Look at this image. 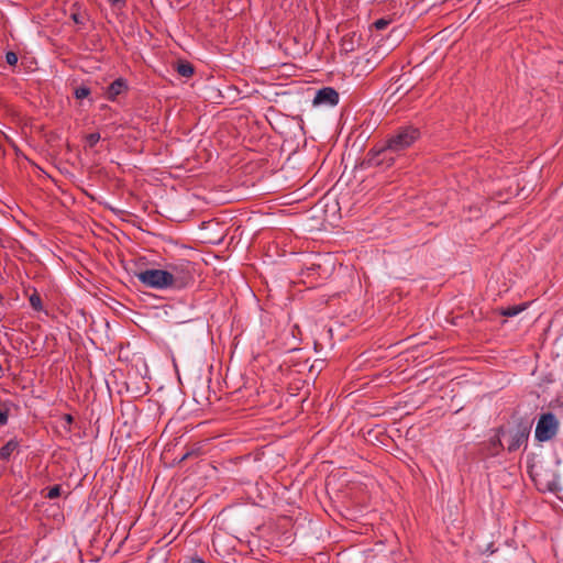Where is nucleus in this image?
I'll return each mask as SVG.
<instances>
[{
	"label": "nucleus",
	"mask_w": 563,
	"mask_h": 563,
	"mask_svg": "<svg viewBox=\"0 0 563 563\" xmlns=\"http://www.w3.org/2000/svg\"><path fill=\"white\" fill-rule=\"evenodd\" d=\"M420 135V130L413 125L400 126L387 139L379 153L387 154L388 152L404 151L411 146Z\"/></svg>",
	"instance_id": "obj_1"
},
{
	"label": "nucleus",
	"mask_w": 563,
	"mask_h": 563,
	"mask_svg": "<svg viewBox=\"0 0 563 563\" xmlns=\"http://www.w3.org/2000/svg\"><path fill=\"white\" fill-rule=\"evenodd\" d=\"M165 269L170 276L169 284L172 289H184L194 283L191 264L188 261L169 263L166 265Z\"/></svg>",
	"instance_id": "obj_2"
},
{
	"label": "nucleus",
	"mask_w": 563,
	"mask_h": 563,
	"mask_svg": "<svg viewBox=\"0 0 563 563\" xmlns=\"http://www.w3.org/2000/svg\"><path fill=\"white\" fill-rule=\"evenodd\" d=\"M560 422L554 413H542L537 422L534 438L539 442L552 440L559 432Z\"/></svg>",
	"instance_id": "obj_3"
},
{
	"label": "nucleus",
	"mask_w": 563,
	"mask_h": 563,
	"mask_svg": "<svg viewBox=\"0 0 563 563\" xmlns=\"http://www.w3.org/2000/svg\"><path fill=\"white\" fill-rule=\"evenodd\" d=\"M134 275L145 287L159 290L170 288V276L166 269L151 268L136 272Z\"/></svg>",
	"instance_id": "obj_4"
},
{
	"label": "nucleus",
	"mask_w": 563,
	"mask_h": 563,
	"mask_svg": "<svg viewBox=\"0 0 563 563\" xmlns=\"http://www.w3.org/2000/svg\"><path fill=\"white\" fill-rule=\"evenodd\" d=\"M531 426L526 422H520L517 430L510 434V440L507 446L509 452L517 451L525 442L528 441Z\"/></svg>",
	"instance_id": "obj_5"
},
{
	"label": "nucleus",
	"mask_w": 563,
	"mask_h": 563,
	"mask_svg": "<svg viewBox=\"0 0 563 563\" xmlns=\"http://www.w3.org/2000/svg\"><path fill=\"white\" fill-rule=\"evenodd\" d=\"M339 102V92L332 87H323L316 92L313 98L314 106H336Z\"/></svg>",
	"instance_id": "obj_6"
},
{
	"label": "nucleus",
	"mask_w": 563,
	"mask_h": 563,
	"mask_svg": "<svg viewBox=\"0 0 563 563\" xmlns=\"http://www.w3.org/2000/svg\"><path fill=\"white\" fill-rule=\"evenodd\" d=\"M380 148L375 150L372 148L367 154V162L369 165L373 166H380L386 164L387 166H390L394 163V157L389 156L391 152H388L387 154H380Z\"/></svg>",
	"instance_id": "obj_7"
},
{
	"label": "nucleus",
	"mask_w": 563,
	"mask_h": 563,
	"mask_svg": "<svg viewBox=\"0 0 563 563\" xmlns=\"http://www.w3.org/2000/svg\"><path fill=\"white\" fill-rule=\"evenodd\" d=\"M128 89V85L125 79L118 78L112 81L107 88V98L109 100H114L119 95Z\"/></svg>",
	"instance_id": "obj_8"
},
{
	"label": "nucleus",
	"mask_w": 563,
	"mask_h": 563,
	"mask_svg": "<svg viewBox=\"0 0 563 563\" xmlns=\"http://www.w3.org/2000/svg\"><path fill=\"white\" fill-rule=\"evenodd\" d=\"M20 443L16 439L9 440L1 449H0V460L9 461L12 453L19 448Z\"/></svg>",
	"instance_id": "obj_9"
},
{
	"label": "nucleus",
	"mask_w": 563,
	"mask_h": 563,
	"mask_svg": "<svg viewBox=\"0 0 563 563\" xmlns=\"http://www.w3.org/2000/svg\"><path fill=\"white\" fill-rule=\"evenodd\" d=\"M527 307H528V303H521V305L510 306L507 308H499L498 313L504 317H515V316L519 314L520 312H522L523 310H526Z\"/></svg>",
	"instance_id": "obj_10"
},
{
	"label": "nucleus",
	"mask_w": 563,
	"mask_h": 563,
	"mask_svg": "<svg viewBox=\"0 0 563 563\" xmlns=\"http://www.w3.org/2000/svg\"><path fill=\"white\" fill-rule=\"evenodd\" d=\"M176 70L180 76L187 78L191 77L195 73V68L189 62H179Z\"/></svg>",
	"instance_id": "obj_11"
},
{
	"label": "nucleus",
	"mask_w": 563,
	"mask_h": 563,
	"mask_svg": "<svg viewBox=\"0 0 563 563\" xmlns=\"http://www.w3.org/2000/svg\"><path fill=\"white\" fill-rule=\"evenodd\" d=\"M340 46H341V51H344L346 53L353 52L355 49L353 35H350V34L344 35L341 40Z\"/></svg>",
	"instance_id": "obj_12"
},
{
	"label": "nucleus",
	"mask_w": 563,
	"mask_h": 563,
	"mask_svg": "<svg viewBox=\"0 0 563 563\" xmlns=\"http://www.w3.org/2000/svg\"><path fill=\"white\" fill-rule=\"evenodd\" d=\"M31 307L35 311H41L43 309L42 298L37 291H34L29 298Z\"/></svg>",
	"instance_id": "obj_13"
},
{
	"label": "nucleus",
	"mask_w": 563,
	"mask_h": 563,
	"mask_svg": "<svg viewBox=\"0 0 563 563\" xmlns=\"http://www.w3.org/2000/svg\"><path fill=\"white\" fill-rule=\"evenodd\" d=\"M9 415H10L9 404L0 402V426H5L8 423Z\"/></svg>",
	"instance_id": "obj_14"
},
{
	"label": "nucleus",
	"mask_w": 563,
	"mask_h": 563,
	"mask_svg": "<svg viewBox=\"0 0 563 563\" xmlns=\"http://www.w3.org/2000/svg\"><path fill=\"white\" fill-rule=\"evenodd\" d=\"M70 18L78 25H85L86 21L88 20L87 13L80 12L79 10L71 12Z\"/></svg>",
	"instance_id": "obj_15"
},
{
	"label": "nucleus",
	"mask_w": 563,
	"mask_h": 563,
	"mask_svg": "<svg viewBox=\"0 0 563 563\" xmlns=\"http://www.w3.org/2000/svg\"><path fill=\"white\" fill-rule=\"evenodd\" d=\"M74 95L76 99L81 100L90 95V88H88L87 86L77 87L74 91Z\"/></svg>",
	"instance_id": "obj_16"
},
{
	"label": "nucleus",
	"mask_w": 563,
	"mask_h": 563,
	"mask_svg": "<svg viewBox=\"0 0 563 563\" xmlns=\"http://www.w3.org/2000/svg\"><path fill=\"white\" fill-rule=\"evenodd\" d=\"M60 493H62L60 485H54V486L47 488V493H46L45 497L48 499H55L60 496Z\"/></svg>",
	"instance_id": "obj_17"
},
{
	"label": "nucleus",
	"mask_w": 563,
	"mask_h": 563,
	"mask_svg": "<svg viewBox=\"0 0 563 563\" xmlns=\"http://www.w3.org/2000/svg\"><path fill=\"white\" fill-rule=\"evenodd\" d=\"M390 22H391V20L382 18V19L376 20L374 22L373 26L377 31H383L390 24Z\"/></svg>",
	"instance_id": "obj_18"
},
{
	"label": "nucleus",
	"mask_w": 563,
	"mask_h": 563,
	"mask_svg": "<svg viewBox=\"0 0 563 563\" xmlns=\"http://www.w3.org/2000/svg\"><path fill=\"white\" fill-rule=\"evenodd\" d=\"M101 136L99 133H90L86 136V142L89 145V147H93L99 141Z\"/></svg>",
	"instance_id": "obj_19"
},
{
	"label": "nucleus",
	"mask_w": 563,
	"mask_h": 563,
	"mask_svg": "<svg viewBox=\"0 0 563 563\" xmlns=\"http://www.w3.org/2000/svg\"><path fill=\"white\" fill-rule=\"evenodd\" d=\"M5 60L9 65L13 66L18 63V55L14 52H8L5 54Z\"/></svg>",
	"instance_id": "obj_20"
},
{
	"label": "nucleus",
	"mask_w": 563,
	"mask_h": 563,
	"mask_svg": "<svg viewBox=\"0 0 563 563\" xmlns=\"http://www.w3.org/2000/svg\"><path fill=\"white\" fill-rule=\"evenodd\" d=\"M198 454H199V449L188 451L187 453L184 454V456L181 457V461L187 460L190 456L198 455Z\"/></svg>",
	"instance_id": "obj_21"
},
{
	"label": "nucleus",
	"mask_w": 563,
	"mask_h": 563,
	"mask_svg": "<svg viewBox=\"0 0 563 563\" xmlns=\"http://www.w3.org/2000/svg\"><path fill=\"white\" fill-rule=\"evenodd\" d=\"M63 420L66 422V424L70 426L74 422V418L69 413H65L63 416Z\"/></svg>",
	"instance_id": "obj_22"
},
{
	"label": "nucleus",
	"mask_w": 563,
	"mask_h": 563,
	"mask_svg": "<svg viewBox=\"0 0 563 563\" xmlns=\"http://www.w3.org/2000/svg\"><path fill=\"white\" fill-rule=\"evenodd\" d=\"M188 563H206L201 558L195 556L190 558Z\"/></svg>",
	"instance_id": "obj_23"
},
{
	"label": "nucleus",
	"mask_w": 563,
	"mask_h": 563,
	"mask_svg": "<svg viewBox=\"0 0 563 563\" xmlns=\"http://www.w3.org/2000/svg\"><path fill=\"white\" fill-rule=\"evenodd\" d=\"M544 382L550 384V383H553V382H554V379H553L552 375L550 374V375H548V376L544 378Z\"/></svg>",
	"instance_id": "obj_24"
},
{
	"label": "nucleus",
	"mask_w": 563,
	"mask_h": 563,
	"mask_svg": "<svg viewBox=\"0 0 563 563\" xmlns=\"http://www.w3.org/2000/svg\"><path fill=\"white\" fill-rule=\"evenodd\" d=\"M111 2V4L115 5L120 2H123L124 3V0H109Z\"/></svg>",
	"instance_id": "obj_25"
},
{
	"label": "nucleus",
	"mask_w": 563,
	"mask_h": 563,
	"mask_svg": "<svg viewBox=\"0 0 563 563\" xmlns=\"http://www.w3.org/2000/svg\"><path fill=\"white\" fill-rule=\"evenodd\" d=\"M494 444H498V446L503 448V443H501L500 439H497V440L494 442Z\"/></svg>",
	"instance_id": "obj_26"
},
{
	"label": "nucleus",
	"mask_w": 563,
	"mask_h": 563,
	"mask_svg": "<svg viewBox=\"0 0 563 563\" xmlns=\"http://www.w3.org/2000/svg\"><path fill=\"white\" fill-rule=\"evenodd\" d=\"M2 299V296L0 295V300Z\"/></svg>",
	"instance_id": "obj_27"
}]
</instances>
